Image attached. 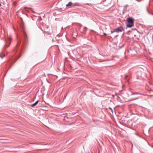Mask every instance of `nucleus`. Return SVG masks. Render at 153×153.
<instances>
[{
    "mask_svg": "<svg viewBox=\"0 0 153 153\" xmlns=\"http://www.w3.org/2000/svg\"><path fill=\"white\" fill-rule=\"evenodd\" d=\"M109 108L111 109L112 111V110L111 108Z\"/></svg>",
    "mask_w": 153,
    "mask_h": 153,
    "instance_id": "obj_15",
    "label": "nucleus"
},
{
    "mask_svg": "<svg viewBox=\"0 0 153 153\" xmlns=\"http://www.w3.org/2000/svg\"><path fill=\"white\" fill-rule=\"evenodd\" d=\"M12 40V38L10 37H8L6 39V44L4 45V47L6 46V47L5 48V49H6L7 48L10 46Z\"/></svg>",
    "mask_w": 153,
    "mask_h": 153,
    "instance_id": "obj_1",
    "label": "nucleus"
},
{
    "mask_svg": "<svg viewBox=\"0 0 153 153\" xmlns=\"http://www.w3.org/2000/svg\"><path fill=\"white\" fill-rule=\"evenodd\" d=\"M127 20L129 23L134 24V21L132 18L128 17L127 19Z\"/></svg>",
    "mask_w": 153,
    "mask_h": 153,
    "instance_id": "obj_3",
    "label": "nucleus"
},
{
    "mask_svg": "<svg viewBox=\"0 0 153 153\" xmlns=\"http://www.w3.org/2000/svg\"><path fill=\"white\" fill-rule=\"evenodd\" d=\"M114 32H116V31H115V29H114V30H111V33Z\"/></svg>",
    "mask_w": 153,
    "mask_h": 153,
    "instance_id": "obj_11",
    "label": "nucleus"
},
{
    "mask_svg": "<svg viewBox=\"0 0 153 153\" xmlns=\"http://www.w3.org/2000/svg\"><path fill=\"white\" fill-rule=\"evenodd\" d=\"M138 99V98H135V99H132V100H136L137 99Z\"/></svg>",
    "mask_w": 153,
    "mask_h": 153,
    "instance_id": "obj_12",
    "label": "nucleus"
},
{
    "mask_svg": "<svg viewBox=\"0 0 153 153\" xmlns=\"http://www.w3.org/2000/svg\"><path fill=\"white\" fill-rule=\"evenodd\" d=\"M24 37H25V39H27V35L26 34V33L25 32V33Z\"/></svg>",
    "mask_w": 153,
    "mask_h": 153,
    "instance_id": "obj_10",
    "label": "nucleus"
},
{
    "mask_svg": "<svg viewBox=\"0 0 153 153\" xmlns=\"http://www.w3.org/2000/svg\"><path fill=\"white\" fill-rule=\"evenodd\" d=\"M136 94H140V95H143L142 94H139L137 92H132V93L131 95H136Z\"/></svg>",
    "mask_w": 153,
    "mask_h": 153,
    "instance_id": "obj_8",
    "label": "nucleus"
},
{
    "mask_svg": "<svg viewBox=\"0 0 153 153\" xmlns=\"http://www.w3.org/2000/svg\"><path fill=\"white\" fill-rule=\"evenodd\" d=\"M134 26V24H128L127 25L126 27H127L130 28L131 27H132Z\"/></svg>",
    "mask_w": 153,
    "mask_h": 153,
    "instance_id": "obj_5",
    "label": "nucleus"
},
{
    "mask_svg": "<svg viewBox=\"0 0 153 153\" xmlns=\"http://www.w3.org/2000/svg\"><path fill=\"white\" fill-rule=\"evenodd\" d=\"M66 6L67 7L69 6H71L72 7H73V3L71 2H69L66 5Z\"/></svg>",
    "mask_w": 153,
    "mask_h": 153,
    "instance_id": "obj_6",
    "label": "nucleus"
},
{
    "mask_svg": "<svg viewBox=\"0 0 153 153\" xmlns=\"http://www.w3.org/2000/svg\"><path fill=\"white\" fill-rule=\"evenodd\" d=\"M84 28H85L86 29H87V27H84Z\"/></svg>",
    "mask_w": 153,
    "mask_h": 153,
    "instance_id": "obj_16",
    "label": "nucleus"
},
{
    "mask_svg": "<svg viewBox=\"0 0 153 153\" xmlns=\"http://www.w3.org/2000/svg\"><path fill=\"white\" fill-rule=\"evenodd\" d=\"M5 56V55L4 54L1 53L0 54V56L1 58H3V57Z\"/></svg>",
    "mask_w": 153,
    "mask_h": 153,
    "instance_id": "obj_9",
    "label": "nucleus"
},
{
    "mask_svg": "<svg viewBox=\"0 0 153 153\" xmlns=\"http://www.w3.org/2000/svg\"><path fill=\"white\" fill-rule=\"evenodd\" d=\"M104 35L106 36V34L105 33H104L103 34Z\"/></svg>",
    "mask_w": 153,
    "mask_h": 153,
    "instance_id": "obj_14",
    "label": "nucleus"
},
{
    "mask_svg": "<svg viewBox=\"0 0 153 153\" xmlns=\"http://www.w3.org/2000/svg\"><path fill=\"white\" fill-rule=\"evenodd\" d=\"M1 140H5V139H1Z\"/></svg>",
    "mask_w": 153,
    "mask_h": 153,
    "instance_id": "obj_17",
    "label": "nucleus"
},
{
    "mask_svg": "<svg viewBox=\"0 0 153 153\" xmlns=\"http://www.w3.org/2000/svg\"><path fill=\"white\" fill-rule=\"evenodd\" d=\"M115 30L116 32L119 33L122 32L123 30V29L122 27L120 26L115 29Z\"/></svg>",
    "mask_w": 153,
    "mask_h": 153,
    "instance_id": "obj_2",
    "label": "nucleus"
},
{
    "mask_svg": "<svg viewBox=\"0 0 153 153\" xmlns=\"http://www.w3.org/2000/svg\"><path fill=\"white\" fill-rule=\"evenodd\" d=\"M1 5V4L0 3V6Z\"/></svg>",
    "mask_w": 153,
    "mask_h": 153,
    "instance_id": "obj_19",
    "label": "nucleus"
},
{
    "mask_svg": "<svg viewBox=\"0 0 153 153\" xmlns=\"http://www.w3.org/2000/svg\"><path fill=\"white\" fill-rule=\"evenodd\" d=\"M38 102H39V100H37L35 103L32 104L31 105V106L32 107H33L34 106L38 104Z\"/></svg>",
    "mask_w": 153,
    "mask_h": 153,
    "instance_id": "obj_7",
    "label": "nucleus"
},
{
    "mask_svg": "<svg viewBox=\"0 0 153 153\" xmlns=\"http://www.w3.org/2000/svg\"><path fill=\"white\" fill-rule=\"evenodd\" d=\"M128 76L126 75H125V78L126 79L127 77H128Z\"/></svg>",
    "mask_w": 153,
    "mask_h": 153,
    "instance_id": "obj_13",
    "label": "nucleus"
},
{
    "mask_svg": "<svg viewBox=\"0 0 153 153\" xmlns=\"http://www.w3.org/2000/svg\"><path fill=\"white\" fill-rule=\"evenodd\" d=\"M152 15L153 16V13H152Z\"/></svg>",
    "mask_w": 153,
    "mask_h": 153,
    "instance_id": "obj_18",
    "label": "nucleus"
},
{
    "mask_svg": "<svg viewBox=\"0 0 153 153\" xmlns=\"http://www.w3.org/2000/svg\"><path fill=\"white\" fill-rule=\"evenodd\" d=\"M81 4L80 3L78 2L75 3H73V7L75 6H80Z\"/></svg>",
    "mask_w": 153,
    "mask_h": 153,
    "instance_id": "obj_4",
    "label": "nucleus"
}]
</instances>
